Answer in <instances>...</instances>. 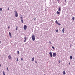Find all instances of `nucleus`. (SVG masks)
I'll return each instance as SVG.
<instances>
[{
  "label": "nucleus",
  "instance_id": "f257e3e1",
  "mask_svg": "<svg viewBox=\"0 0 75 75\" xmlns=\"http://www.w3.org/2000/svg\"><path fill=\"white\" fill-rule=\"evenodd\" d=\"M32 40H33V41H35V35H33L32 36Z\"/></svg>",
  "mask_w": 75,
  "mask_h": 75
},
{
  "label": "nucleus",
  "instance_id": "f03ea898",
  "mask_svg": "<svg viewBox=\"0 0 75 75\" xmlns=\"http://www.w3.org/2000/svg\"><path fill=\"white\" fill-rule=\"evenodd\" d=\"M15 17H18V13H17V11H15Z\"/></svg>",
  "mask_w": 75,
  "mask_h": 75
},
{
  "label": "nucleus",
  "instance_id": "7ed1b4c3",
  "mask_svg": "<svg viewBox=\"0 0 75 75\" xmlns=\"http://www.w3.org/2000/svg\"><path fill=\"white\" fill-rule=\"evenodd\" d=\"M55 23L56 24H58V25H61V24H60V23H58V21L57 20H56L55 21Z\"/></svg>",
  "mask_w": 75,
  "mask_h": 75
},
{
  "label": "nucleus",
  "instance_id": "20e7f679",
  "mask_svg": "<svg viewBox=\"0 0 75 75\" xmlns=\"http://www.w3.org/2000/svg\"><path fill=\"white\" fill-rule=\"evenodd\" d=\"M27 25H24V27H23V28L24 30H25L26 29H27Z\"/></svg>",
  "mask_w": 75,
  "mask_h": 75
},
{
  "label": "nucleus",
  "instance_id": "39448f33",
  "mask_svg": "<svg viewBox=\"0 0 75 75\" xmlns=\"http://www.w3.org/2000/svg\"><path fill=\"white\" fill-rule=\"evenodd\" d=\"M49 54L50 55L51 57H52V52H50Z\"/></svg>",
  "mask_w": 75,
  "mask_h": 75
},
{
  "label": "nucleus",
  "instance_id": "423d86ee",
  "mask_svg": "<svg viewBox=\"0 0 75 75\" xmlns=\"http://www.w3.org/2000/svg\"><path fill=\"white\" fill-rule=\"evenodd\" d=\"M57 56V54L55 53H53V57H55Z\"/></svg>",
  "mask_w": 75,
  "mask_h": 75
},
{
  "label": "nucleus",
  "instance_id": "0eeeda50",
  "mask_svg": "<svg viewBox=\"0 0 75 75\" xmlns=\"http://www.w3.org/2000/svg\"><path fill=\"white\" fill-rule=\"evenodd\" d=\"M8 59H12L11 56V55H9L8 56Z\"/></svg>",
  "mask_w": 75,
  "mask_h": 75
},
{
  "label": "nucleus",
  "instance_id": "6e6552de",
  "mask_svg": "<svg viewBox=\"0 0 75 75\" xmlns=\"http://www.w3.org/2000/svg\"><path fill=\"white\" fill-rule=\"evenodd\" d=\"M24 39H25V40H24V42H26V41L27 40V37H24Z\"/></svg>",
  "mask_w": 75,
  "mask_h": 75
},
{
  "label": "nucleus",
  "instance_id": "1a4fd4ad",
  "mask_svg": "<svg viewBox=\"0 0 75 75\" xmlns=\"http://www.w3.org/2000/svg\"><path fill=\"white\" fill-rule=\"evenodd\" d=\"M61 7H59L58 9V11H61Z\"/></svg>",
  "mask_w": 75,
  "mask_h": 75
},
{
  "label": "nucleus",
  "instance_id": "9d476101",
  "mask_svg": "<svg viewBox=\"0 0 75 75\" xmlns=\"http://www.w3.org/2000/svg\"><path fill=\"white\" fill-rule=\"evenodd\" d=\"M64 31H65V28H63L62 29L63 33H64Z\"/></svg>",
  "mask_w": 75,
  "mask_h": 75
},
{
  "label": "nucleus",
  "instance_id": "9b49d317",
  "mask_svg": "<svg viewBox=\"0 0 75 75\" xmlns=\"http://www.w3.org/2000/svg\"><path fill=\"white\" fill-rule=\"evenodd\" d=\"M9 34L10 35V37L11 38V33H10V32H9Z\"/></svg>",
  "mask_w": 75,
  "mask_h": 75
},
{
  "label": "nucleus",
  "instance_id": "f8f14e48",
  "mask_svg": "<svg viewBox=\"0 0 75 75\" xmlns=\"http://www.w3.org/2000/svg\"><path fill=\"white\" fill-rule=\"evenodd\" d=\"M34 61V57H33L32 58V61Z\"/></svg>",
  "mask_w": 75,
  "mask_h": 75
},
{
  "label": "nucleus",
  "instance_id": "ddd939ff",
  "mask_svg": "<svg viewBox=\"0 0 75 75\" xmlns=\"http://www.w3.org/2000/svg\"><path fill=\"white\" fill-rule=\"evenodd\" d=\"M72 20L73 21H74L75 20V17H73L72 18Z\"/></svg>",
  "mask_w": 75,
  "mask_h": 75
},
{
  "label": "nucleus",
  "instance_id": "4468645a",
  "mask_svg": "<svg viewBox=\"0 0 75 75\" xmlns=\"http://www.w3.org/2000/svg\"><path fill=\"white\" fill-rule=\"evenodd\" d=\"M63 75H65V71H63Z\"/></svg>",
  "mask_w": 75,
  "mask_h": 75
},
{
  "label": "nucleus",
  "instance_id": "2eb2a0df",
  "mask_svg": "<svg viewBox=\"0 0 75 75\" xmlns=\"http://www.w3.org/2000/svg\"><path fill=\"white\" fill-rule=\"evenodd\" d=\"M21 23H24V21H23V19H21Z\"/></svg>",
  "mask_w": 75,
  "mask_h": 75
},
{
  "label": "nucleus",
  "instance_id": "dca6fc26",
  "mask_svg": "<svg viewBox=\"0 0 75 75\" xmlns=\"http://www.w3.org/2000/svg\"><path fill=\"white\" fill-rule=\"evenodd\" d=\"M56 13H57V14H60V12H59L58 11H57Z\"/></svg>",
  "mask_w": 75,
  "mask_h": 75
},
{
  "label": "nucleus",
  "instance_id": "f3484780",
  "mask_svg": "<svg viewBox=\"0 0 75 75\" xmlns=\"http://www.w3.org/2000/svg\"><path fill=\"white\" fill-rule=\"evenodd\" d=\"M3 75H5V72H4V71H3Z\"/></svg>",
  "mask_w": 75,
  "mask_h": 75
},
{
  "label": "nucleus",
  "instance_id": "a211bd4d",
  "mask_svg": "<svg viewBox=\"0 0 75 75\" xmlns=\"http://www.w3.org/2000/svg\"><path fill=\"white\" fill-rule=\"evenodd\" d=\"M70 58L71 59H72V56H70Z\"/></svg>",
  "mask_w": 75,
  "mask_h": 75
},
{
  "label": "nucleus",
  "instance_id": "6ab92c4d",
  "mask_svg": "<svg viewBox=\"0 0 75 75\" xmlns=\"http://www.w3.org/2000/svg\"><path fill=\"white\" fill-rule=\"evenodd\" d=\"M18 30V26H17L16 28V31H17Z\"/></svg>",
  "mask_w": 75,
  "mask_h": 75
},
{
  "label": "nucleus",
  "instance_id": "aec40b11",
  "mask_svg": "<svg viewBox=\"0 0 75 75\" xmlns=\"http://www.w3.org/2000/svg\"><path fill=\"white\" fill-rule=\"evenodd\" d=\"M52 48H53V50H54V49H55V48H54V46H52Z\"/></svg>",
  "mask_w": 75,
  "mask_h": 75
},
{
  "label": "nucleus",
  "instance_id": "412c9836",
  "mask_svg": "<svg viewBox=\"0 0 75 75\" xmlns=\"http://www.w3.org/2000/svg\"><path fill=\"white\" fill-rule=\"evenodd\" d=\"M21 19H22V18H23V16H21Z\"/></svg>",
  "mask_w": 75,
  "mask_h": 75
},
{
  "label": "nucleus",
  "instance_id": "4be33fe9",
  "mask_svg": "<svg viewBox=\"0 0 75 75\" xmlns=\"http://www.w3.org/2000/svg\"><path fill=\"white\" fill-rule=\"evenodd\" d=\"M58 32V30H56V32L57 33Z\"/></svg>",
  "mask_w": 75,
  "mask_h": 75
},
{
  "label": "nucleus",
  "instance_id": "5701e85b",
  "mask_svg": "<svg viewBox=\"0 0 75 75\" xmlns=\"http://www.w3.org/2000/svg\"><path fill=\"white\" fill-rule=\"evenodd\" d=\"M0 11H2V8H0Z\"/></svg>",
  "mask_w": 75,
  "mask_h": 75
},
{
  "label": "nucleus",
  "instance_id": "b1692460",
  "mask_svg": "<svg viewBox=\"0 0 75 75\" xmlns=\"http://www.w3.org/2000/svg\"><path fill=\"white\" fill-rule=\"evenodd\" d=\"M21 61H23V58H21Z\"/></svg>",
  "mask_w": 75,
  "mask_h": 75
},
{
  "label": "nucleus",
  "instance_id": "393cba45",
  "mask_svg": "<svg viewBox=\"0 0 75 75\" xmlns=\"http://www.w3.org/2000/svg\"><path fill=\"white\" fill-rule=\"evenodd\" d=\"M16 61H18V58H17Z\"/></svg>",
  "mask_w": 75,
  "mask_h": 75
},
{
  "label": "nucleus",
  "instance_id": "a878e982",
  "mask_svg": "<svg viewBox=\"0 0 75 75\" xmlns=\"http://www.w3.org/2000/svg\"><path fill=\"white\" fill-rule=\"evenodd\" d=\"M17 52L18 54H19V51H17Z\"/></svg>",
  "mask_w": 75,
  "mask_h": 75
},
{
  "label": "nucleus",
  "instance_id": "bb28decb",
  "mask_svg": "<svg viewBox=\"0 0 75 75\" xmlns=\"http://www.w3.org/2000/svg\"><path fill=\"white\" fill-rule=\"evenodd\" d=\"M49 43H50V44H51V41H50L49 42Z\"/></svg>",
  "mask_w": 75,
  "mask_h": 75
},
{
  "label": "nucleus",
  "instance_id": "cd10ccee",
  "mask_svg": "<svg viewBox=\"0 0 75 75\" xmlns=\"http://www.w3.org/2000/svg\"><path fill=\"white\" fill-rule=\"evenodd\" d=\"M8 10H9V8H8Z\"/></svg>",
  "mask_w": 75,
  "mask_h": 75
},
{
  "label": "nucleus",
  "instance_id": "c85d7f7f",
  "mask_svg": "<svg viewBox=\"0 0 75 75\" xmlns=\"http://www.w3.org/2000/svg\"><path fill=\"white\" fill-rule=\"evenodd\" d=\"M35 62L36 64H37V62L36 61H35Z\"/></svg>",
  "mask_w": 75,
  "mask_h": 75
},
{
  "label": "nucleus",
  "instance_id": "c756f323",
  "mask_svg": "<svg viewBox=\"0 0 75 75\" xmlns=\"http://www.w3.org/2000/svg\"><path fill=\"white\" fill-rule=\"evenodd\" d=\"M6 69L7 70H8V67L6 68Z\"/></svg>",
  "mask_w": 75,
  "mask_h": 75
},
{
  "label": "nucleus",
  "instance_id": "7c9ffc66",
  "mask_svg": "<svg viewBox=\"0 0 75 75\" xmlns=\"http://www.w3.org/2000/svg\"><path fill=\"white\" fill-rule=\"evenodd\" d=\"M65 2H66V1H67V0H65Z\"/></svg>",
  "mask_w": 75,
  "mask_h": 75
},
{
  "label": "nucleus",
  "instance_id": "2f4dec72",
  "mask_svg": "<svg viewBox=\"0 0 75 75\" xmlns=\"http://www.w3.org/2000/svg\"><path fill=\"white\" fill-rule=\"evenodd\" d=\"M69 65H71V63H69Z\"/></svg>",
  "mask_w": 75,
  "mask_h": 75
},
{
  "label": "nucleus",
  "instance_id": "473e14b6",
  "mask_svg": "<svg viewBox=\"0 0 75 75\" xmlns=\"http://www.w3.org/2000/svg\"><path fill=\"white\" fill-rule=\"evenodd\" d=\"M8 28H10V27H9V26H8Z\"/></svg>",
  "mask_w": 75,
  "mask_h": 75
},
{
  "label": "nucleus",
  "instance_id": "72a5a7b5",
  "mask_svg": "<svg viewBox=\"0 0 75 75\" xmlns=\"http://www.w3.org/2000/svg\"><path fill=\"white\" fill-rule=\"evenodd\" d=\"M35 19H36V18H35L34 19L35 20Z\"/></svg>",
  "mask_w": 75,
  "mask_h": 75
},
{
  "label": "nucleus",
  "instance_id": "f704fd0d",
  "mask_svg": "<svg viewBox=\"0 0 75 75\" xmlns=\"http://www.w3.org/2000/svg\"><path fill=\"white\" fill-rule=\"evenodd\" d=\"M7 70L8 71H9V70H8H8Z\"/></svg>",
  "mask_w": 75,
  "mask_h": 75
},
{
  "label": "nucleus",
  "instance_id": "c9c22d12",
  "mask_svg": "<svg viewBox=\"0 0 75 75\" xmlns=\"http://www.w3.org/2000/svg\"><path fill=\"white\" fill-rule=\"evenodd\" d=\"M7 70L8 71H9V70H8H8Z\"/></svg>",
  "mask_w": 75,
  "mask_h": 75
},
{
  "label": "nucleus",
  "instance_id": "e433bc0d",
  "mask_svg": "<svg viewBox=\"0 0 75 75\" xmlns=\"http://www.w3.org/2000/svg\"><path fill=\"white\" fill-rule=\"evenodd\" d=\"M60 62H60H60H59V63H60Z\"/></svg>",
  "mask_w": 75,
  "mask_h": 75
},
{
  "label": "nucleus",
  "instance_id": "4c0bfd02",
  "mask_svg": "<svg viewBox=\"0 0 75 75\" xmlns=\"http://www.w3.org/2000/svg\"><path fill=\"white\" fill-rule=\"evenodd\" d=\"M0 67H1V64H0Z\"/></svg>",
  "mask_w": 75,
  "mask_h": 75
},
{
  "label": "nucleus",
  "instance_id": "58836bf2",
  "mask_svg": "<svg viewBox=\"0 0 75 75\" xmlns=\"http://www.w3.org/2000/svg\"><path fill=\"white\" fill-rule=\"evenodd\" d=\"M44 75H45V74H44Z\"/></svg>",
  "mask_w": 75,
  "mask_h": 75
}]
</instances>
